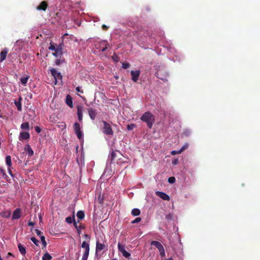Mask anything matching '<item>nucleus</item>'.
<instances>
[{
    "label": "nucleus",
    "instance_id": "nucleus-1",
    "mask_svg": "<svg viewBox=\"0 0 260 260\" xmlns=\"http://www.w3.org/2000/svg\"><path fill=\"white\" fill-rule=\"evenodd\" d=\"M140 120L146 123L149 128H151L155 122V118L150 111H147L141 116Z\"/></svg>",
    "mask_w": 260,
    "mask_h": 260
},
{
    "label": "nucleus",
    "instance_id": "nucleus-17",
    "mask_svg": "<svg viewBox=\"0 0 260 260\" xmlns=\"http://www.w3.org/2000/svg\"><path fill=\"white\" fill-rule=\"evenodd\" d=\"M74 226L75 227L77 231V233L79 235H80L81 233V230L85 228L84 226L80 223L79 225H77V222L74 220Z\"/></svg>",
    "mask_w": 260,
    "mask_h": 260
},
{
    "label": "nucleus",
    "instance_id": "nucleus-50",
    "mask_svg": "<svg viewBox=\"0 0 260 260\" xmlns=\"http://www.w3.org/2000/svg\"><path fill=\"white\" fill-rule=\"evenodd\" d=\"M164 248V247H163L162 245L161 244L160 245V246L158 247V248H157V249H158V251H160V250H161L163 249Z\"/></svg>",
    "mask_w": 260,
    "mask_h": 260
},
{
    "label": "nucleus",
    "instance_id": "nucleus-57",
    "mask_svg": "<svg viewBox=\"0 0 260 260\" xmlns=\"http://www.w3.org/2000/svg\"><path fill=\"white\" fill-rule=\"evenodd\" d=\"M9 255H11V256H13V254L11 253V252H8V256H9ZM8 256H7L8 257Z\"/></svg>",
    "mask_w": 260,
    "mask_h": 260
},
{
    "label": "nucleus",
    "instance_id": "nucleus-41",
    "mask_svg": "<svg viewBox=\"0 0 260 260\" xmlns=\"http://www.w3.org/2000/svg\"><path fill=\"white\" fill-rule=\"evenodd\" d=\"M56 47H55L53 44L50 43V46L49 47V49L52 51H54Z\"/></svg>",
    "mask_w": 260,
    "mask_h": 260
},
{
    "label": "nucleus",
    "instance_id": "nucleus-55",
    "mask_svg": "<svg viewBox=\"0 0 260 260\" xmlns=\"http://www.w3.org/2000/svg\"><path fill=\"white\" fill-rule=\"evenodd\" d=\"M187 146H184L181 149H183V151L187 148Z\"/></svg>",
    "mask_w": 260,
    "mask_h": 260
},
{
    "label": "nucleus",
    "instance_id": "nucleus-4",
    "mask_svg": "<svg viewBox=\"0 0 260 260\" xmlns=\"http://www.w3.org/2000/svg\"><path fill=\"white\" fill-rule=\"evenodd\" d=\"M74 129L77 138L81 140L83 138V134L80 129V124L78 122H75L74 124Z\"/></svg>",
    "mask_w": 260,
    "mask_h": 260
},
{
    "label": "nucleus",
    "instance_id": "nucleus-35",
    "mask_svg": "<svg viewBox=\"0 0 260 260\" xmlns=\"http://www.w3.org/2000/svg\"><path fill=\"white\" fill-rule=\"evenodd\" d=\"M30 240L36 246H39V241L36 238L32 237Z\"/></svg>",
    "mask_w": 260,
    "mask_h": 260
},
{
    "label": "nucleus",
    "instance_id": "nucleus-5",
    "mask_svg": "<svg viewBox=\"0 0 260 260\" xmlns=\"http://www.w3.org/2000/svg\"><path fill=\"white\" fill-rule=\"evenodd\" d=\"M63 45L62 44H60L58 46H56V48L54 50V52L52 53L53 56H55L56 57H60L63 54Z\"/></svg>",
    "mask_w": 260,
    "mask_h": 260
},
{
    "label": "nucleus",
    "instance_id": "nucleus-3",
    "mask_svg": "<svg viewBox=\"0 0 260 260\" xmlns=\"http://www.w3.org/2000/svg\"><path fill=\"white\" fill-rule=\"evenodd\" d=\"M103 123L104 124L103 126V132L104 134L107 135H113V131L110 125V124L107 122L106 121H103Z\"/></svg>",
    "mask_w": 260,
    "mask_h": 260
},
{
    "label": "nucleus",
    "instance_id": "nucleus-56",
    "mask_svg": "<svg viewBox=\"0 0 260 260\" xmlns=\"http://www.w3.org/2000/svg\"><path fill=\"white\" fill-rule=\"evenodd\" d=\"M60 60H56V64H58L59 63Z\"/></svg>",
    "mask_w": 260,
    "mask_h": 260
},
{
    "label": "nucleus",
    "instance_id": "nucleus-60",
    "mask_svg": "<svg viewBox=\"0 0 260 260\" xmlns=\"http://www.w3.org/2000/svg\"><path fill=\"white\" fill-rule=\"evenodd\" d=\"M62 126L66 127V124H64L63 125H62Z\"/></svg>",
    "mask_w": 260,
    "mask_h": 260
},
{
    "label": "nucleus",
    "instance_id": "nucleus-39",
    "mask_svg": "<svg viewBox=\"0 0 260 260\" xmlns=\"http://www.w3.org/2000/svg\"><path fill=\"white\" fill-rule=\"evenodd\" d=\"M168 181L169 183H173L175 182V178L174 177H169L168 179Z\"/></svg>",
    "mask_w": 260,
    "mask_h": 260
},
{
    "label": "nucleus",
    "instance_id": "nucleus-38",
    "mask_svg": "<svg viewBox=\"0 0 260 260\" xmlns=\"http://www.w3.org/2000/svg\"><path fill=\"white\" fill-rule=\"evenodd\" d=\"M130 67V64L128 62H123L122 64V67L124 69H126Z\"/></svg>",
    "mask_w": 260,
    "mask_h": 260
},
{
    "label": "nucleus",
    "instance_id": "nucleus-51",
    "mask_svg": "<svg viewBox=\"0 0 260 260\" xmlns=\"http://www.w3.org/2000/svg\"><path fill=\"white\" fill-rule=\"evenodd\" d=\"M98 201L100 204H102L103 203V199L100 198V197L98 198Z\"/></svg>",
    "mask_w": 260,
    "mask_h": 260
},
{
    "label": "nucleus",
    "instance_id": "nucleus-36",
    "mask_svg": "<svg viewBox=\"0 0 260 260\" xmlns=\"http://www.w3.org/2000/svg\"><path fill=\"white\" fill-rule=\"evenodd\" d=\"M183 151V149H180L179 151H175V150H174V151H172L171 152V154L172 155H176V154H180Z\"/></svg>",
    "mask_w": 260,
    "mask_h": 260
},
{
    "label": "nucleus",
    "instance_id": "nucleus-21",
    "mask_svg": "<svg viewBox=\"0 0 260 260\" xmlns=\"http://www.w3.org/2000/svg\"><path fill=\"white\" fill-rule=\"evenodd\" d=\"M66 103L70 108H72L73 105V99L72 98L70 95H68L66 97Z\"/></svg>",
    "mask_w": 260,
    "mask_h": 260
},
{
    "label": "nucleus",
    "instance_id": "nucleus-47",
    "mask_svg": "<svg viewBox=\"0 0 260 260\" xmlns=\"http://www.w3.org/2000/svg\"><path fill=\"white\" fill-rule=\"evenodd\" d=\"M35 232H36V234H37V235L38 236H41V235L42 234V232H41V231H40V230H39L38 229H36L35 230Z\"/></svg>",
    "mask_w": 260,
    "mask_h": 260
},
{
    "label": "nucleus",
    "instance_id": "nucleus-23",
    "mask_svg": "<svg viewBox=\"0 0 260 260\" xmlns=\"http://www.w3.org/2000/svg\"><path fill=\"white\" fill-rule=\"evenodd\" d=\"M21 100H22L21 98L20 97L19 98L18 101L15 102V104L16 106L17 107L18 110L19 111H21L22 110L21 103Z\"/></svg>",
    "mask_w": 260,
    "mask_h": 260
},
{
    "label": "nucleus",
    "instance_id": "nucleus-13",
    "mask_svg": "<svg viewBox=\"0 0 260 260\" xmlns=\"http://www.w3.org/2000/svg\"><path fill=\"white\" fill-rule=\"evenodd\" d=\"M156 194L158 197L161 198L164 200L169 201L170 199V197L165 192L157 191L156 192Z\"/></svg>",
    "mask_w": 260,
    "mask_h": 260
},
{
    "label": "nucleus",
    "instance_id": "nucleus-53",
    "mask_svg": "<svg viewBox=\"0 0 260 260\" xmlns=\"http://www.w3.org/2000/svg\"><path fill=\"white\" fill-rule=\"evenodd\" d=\"M177 162H178V160L177 159H176V160H175L172 161V164L175 165H177Z\"/></svg>",
    "mask_w": 260,
    "mask_h": 260
},
{
    "label": "nucleus",
    "instance_id": "nucleus-46",
    "mask_svg": "<svg viewBox=\"0 0 260 260\" xmlns=\"http://www.w3.org/2000/svg\"><path fill=\"white\" fill-rule=\"evenodd\" d=\"M160 73H161V72H160V71H157V72L155 73V74L156 75L157 77L158 78H159V79H161V80H164V78H161V77H160Z\"/></svg>",
    "mask_w": 260,
    "mask_h": 260
},
{
    "label": "nucleus",
    "instance_id": "nucleus-31",
    "mask_svg": "<svg viewBox=\"0 0 260 260\" xmlns=\"http://www.w3.org/2000/svg\"><path fill=\"white\" fill-rule=\"evenodd\" d=\"M11 212L10 211H7L5 212H3L1 213V215L6 218H8L10 216Z\"/></svg>",
    "mask_w": 260,
    "mask_h": 260
},
{
    "label": "nucleus",
    "instance_id": "nucleus-2",
    "mask_svg": "<svg viewBox=\"0 0 260 260\" xmlns=\"http://www.w3.org/2000/svg\"><path fill=\"white\" fill-rule=\"evenodd\" d=\"M81 247L85 249L84 252L82 256V260H87L89 253V245L85 241H83L81 244Z\"/></svg>",
    "mask_w": 260,
    "mask_h": 260
},
{
    "label": "nucleus",
    "instance_id": "nucleus-43",
    "mask_svg": "<svg viewBox=\"0 0 260 260\" xmlns=\"http://www.w3.org/2000/svg\"><path fill=\"white\" fill-rule=\"evenodd\" d=\"M159 254L161 257L165 256V251L164 248L160 251H159Z\"/></svg>",
    "mask_w": 260,
    "mask_h": 260
},
{
    "label": "nucleus",
    "instance_id": "nucleus-29",
    "mask_svg": "<svg viewBox=\"0 0 260 260\" xmlns=\"http://www.w3.org/2000/svg\"><path fill=\"white\" fill-rule=\"evenodd\" d=\"M6 162L8 166L11 167L12 165L11 157L10 155H8L6 157Z\"/></svg>",
    "mask_w": 260,
    "mask_h": 260
},
{
    "label": "nucleus",
    "instance_id": "nucleus-15",
    "mask_svg": "<svg viewBox=\"0 0 260 260\" xmlns=\"http://www.w3.org/2000/svg\"><path fill=\"white\" fill-rule=\"evenodd\" d=\"M100 46L101 51L104 52L110 46V45L108 43L107 41H104L100 43Z\"/></svg>",
    "mask_w": 260,
    "mask_h": 260
},
{
    "label": "nucleus",
    "instance_id": "nucleus-18",
    "mask_svg": "<svg viewBox=\"0 0 260 260\" xmlns=\"http://www.w3.org/2000/svg\"><path fill=\"white\" fill-rule=\"evenodd\" d=\"M8 51H9V50L7 48H5L2 51V52H1V55H1V59H0L1 62H3L4 60H5L7 55L8 53Z\"/></svg>",
    "mask_w": 260,
    "mask_h": 260
},
{
    "label": "nucleus",
    "instance_id": "nucleus-54",
    "mask_svg": "<svg viewBox=\"0 0 260 260\" xmlns=\"http://www.w3.org/2000/svg\"><path fill=\"white\" fill-rule=\"evenodd\" d=\"M166 218L167 219H171V218H172V215L171 214H168V215H166Z\"/></svg>",
    "mask_w": 260,
    "mask_h": 260
},
{
    "label": "nucleus",
    "instance_id": "nucleus-58",
    "mask_svg": "<svg viewBox=\"0 0 260 260\" xmlns=\"http://www.w3.org/2000/svg\"><path fill=\"white\" fill-rule=\"evenodd\" d=\"M9 174H10L11 176H13L12 173V172H11V171H10V169L9 170Z\"/></svg>",
    "mask_w": 260,
    "mask_h": 260
},
{
    "label": "nucleus",
    "instance_id": "nucleus-27",
    "mask_svg": "<svg viewBox=\"0 0 260 260\" xmlns=\"http://www.w3.org/2000/svg\"><path fill=\"white\" fill-rule=\"evenodd\" d=\"M52 258V257L48 252H46L42 257V260H51Z\"/></svg>",
    "mask_w": 260,
    "mask_h": 260
},
{
    "label": "nucleus",
    "instance_id": "nucleus-22",
    "mask_svg": "<svg viewBox=\"0 0 260 260\" xmlns=\"http://www.w3.org/2000/svg\"><path fill=\"white\" fill-rule=\"evenodd\" d=\"M18 247L20 253L22 255H25L26 253L25 248L20 243L18 245Z\"/></svg>",
    "mask_w": 260,
    "mask_h": 260
},
{
    "label": "nucleus",
    "instance_id": "nucleus-9",
    "mask_svg": "<svg viewBox=\"0 0 260 260\" xmlns=\"http://www.w3.org/2000/svg\"><path fill=\"white\" fill-rule=\"evenodd\" d=\"M50 72L51 75L53 76L54 79L56 80L57 79H61L62 76L60 73L58 72L54 68H51L50 70Z\"/></svg>",
    "mask_w": 260,
    "mask_h": 260
},
{
    "label": "nucleus",
    "instance_id": "nucleus-11",
    "mask_svg": "<svg viewBox=\"0 0 260 260\" xmlns=\"http://www.w3.org/2000/svg\"><path fill=\"white\" fill-rule=\"evenodd\" d=\"M30 138V134L28 132H22L20 133L19 140L22 141L23 140H28Z\"/></svg>",
    "mask_w": 260,
    "mask_h": 260
},
{
    "label": "nucleus",
    "instance_id": "nucleus-6",
    "mask_svg": "<svg viewBox=\"0 0 260 260\" xmlns=\"http://www.w3.org/2000/svg\"><path fill=\"white\" fill-rule=\"evenodd\" d=\"M118 249L122 253L123 256L128 257L131 256V254L125 250L124 245L120 243L118 244Z\"/></svg>",
    "mask_w": 260,
    "mask_h": 260
},
{
    "label": "nucleus",
    "instance_id": "nucleus-32",
    "mask_svg": "<svg viewBox=\"0 0 260 260\" xmlns=\"http://www.w3.org/2000/svg\"><path fill=\"white\" fill-rule=\"evenodd\" d=\"M160 244L161 243L159 242L156 241H152L151 242V245L155 246L157 248H158Z\"/></svg>",
    "mask_w": 260,
    "mask_h": 260
},
{
    "label": "nucleus",
    "instance_id": "nucleus-30",
    "mask_svg": "<svg viewBox=\"0 0 260 260\" xmlns=\"http://www.w3.org/2000/svg\"><path fill=\"white\" fill-rule=\"evenodd\" d=\"M74 220H75L74 216L73 217L69 216L66 218V221L68 223H74Z\"/></svg>",
    "mask_w": 260,
    "mask_h": 260
},
{
    "label": "nucleus",
    "instance_id": "nucleus-8",
    "mask_svg": "<svg viewBox=\"0 0 260 260\" xmlns=\"http://www.w3.org/2000/svg\"><path fill=\"white\" fill-rule=\"evenodd\" d=\"M22 212L20 208L16 209L12 214V219H18L21 216Z\"/></svg>",
    "mask_w": 260,
    "mask_h": 260
},
{
    "label": "nucleus",
    "instance_id": "nucleus-33",
    "mask_svg": "<svg viewBox=\"0 0 260 260\" xmlns=\"http://www.w3.org/2000/svg\"><path fill=\"white\" fill-rule=\"evenodd\" d=\"M41 241L42 242V244L43 245L44 247H46L47 246V243L45 241V238L44 236H40Z\"/></svg>",
    "mask_w": 260,
    "mask_h": 260
},
{
    "label": "nucleus",
    "instance_id": "nucleus-34",
    "mask_svg": "<svg viewBox=\"0 0 260 260\" xmlns=\"http://www.w3.org/2000/svg\"><path fill=\"white\" fill-rule=\"evenodd\" d=\"M112 58L114 61L116 62H118L120 59L119 57L115 53L112 56Z\"/></svg>",
    "mask_w": 260,
    "mask_h": 260
},
{
    "label": "nucleus",
    "instance_id": "nucleus-49",
    "mask_svg": "<svg viewBox=\"0 0 260 260\" xmlns=\"http://www.w3.org/2000/svg\"><path fill=\"white\" fill-rule=\"evenodd\" d=\"M102 28L105 30H107V29L108 28V27L105 24H103L102 25Z\"/></svg>",
    "mask_w": 260,
    "mask_h": 260
},
{
    "label": "nucleus",
    "instance_id": "nucleus-48",
    "mask_svg": "<svg viewBox=\"0 0 260 260\" xmlns=\"http://www.w3.org/2000/svg\"><path fill=\"white\" fill-rule=\"evenodd\" d=\"M28 225L29 226H34L35 225V222L31 221H29V222H28Z\"/></svg>",
    "mask_w": 260,
    "mask_h": 260
},
{
    "label": "nucleus",
    "instance_id": "nucleus-10",
    "mask_svg": "<svg viewBox=\"0 0 260 260\" xmlns=\"http://www.w3.org/2000/svg\"><path fill=\"white\" fill-rule=\"evenodd\" d=\"M117 153H119V154L121 155V154L118 151L114 150H112L111 151L110 155L109 156V159L110 160L111 163H112L114 161L115 158L117 156Z\"/></svg>",
    "mask_w": 260,
    "mask_h": 260
},
{
    "label": "nucleus",
    "instance_id": "nucleus-44",
    "mask_svg": "<svg viewBox=\"0 0 260 260\" xmlns=\"http://www.w3.org/2000/svg\"><path fill=\"white\" fill-rule=\"evenodd\" d=\"M76 90L78 92H80L81 93H83V90L81 89L79 86H78L76 88Z\"/></svg>",
    "mask_w": 260,
    "mask_h": 260
},
{
    "label": "nucleus",
    "instance_id": "nucleus-52",
    "mask_svg": "<svg viewBox=\"0 0 260 260\" xmlns=\"http://www.w3.org/2000/svg\"><path fill=\"white\" fill-rule=\"evenodd\" d=\"M84 237L87 238V239H90V236L87 234H85L84 235Z\"/></svg>",
    "mask_w": 260,
    "mask_h": 260
},
{
    "label": "nucleus",
    "instance_id": "nucleus-19",
    "mask_svg": "<svg viewBox=\"0 0 260 260\" xmlns=\"http://www.w3.org/2000/svg\"><path fill=\"white\" fill-rule=\"evenodd\" d=\"M106 246L104 243H100L98 241L96 242V252L100 251L105 248Z\"/></svg>",
    "mask_w": 260,
    "mask_h": 260
},
{
    "label": "nucleus",
    "instance_id": "nucleus-20",
    "mask_svg": "<svg viewBox=\"0 0 260 260\" xmlns=\"http://www.w3.org/2000/svg\"><path fill=\"white\" fill-rule=\"evenodd\" d=\"M83 107L82 106H78L77 107V115L79 121H82L83 118L82 114Z\"/></svg>",
    "mask_w": 260,
    "mask_h": 260
},
{
    "label": "nucleus",
    "instance_id": "nucleus-25",
    "mask_svg": "<svg viewBox=\"0 0 260 260\" xmlns=\"http://www.w3.org/2000/svg\"><path fill=\"white\" fill-rule=\"evenodd\" d=\"M29 78V76H25L24 77H22L20 79L21 83L22 84L25 85L26 83L27 82V81Z\"/></svg>",
    "mask_w": 260,
    "mask_h": 260
},
{
    "label": "nucleus",
    "instance_id": "nucleus-14",
    "mask_svg": "<svg viewBox=\"0 0 260 260\" xmlns=\"http://www.w3.org/2000/svg\"><path fill=\"white\" fill-rule=\"evenodd\" d=\"M24 150L27 152L29 157H31L34 155V151L29 144H26L24 147Z\"/></svg>",
    "mask_w": 260,
    "mask_h": 260
},
{
    "label": "nucleus",
    "instance_id": "nucleus-28",
    "mask_svg": "<svg viewBox=\"0 0 260 260\" xmlns=\"http://www.w3.org/2000/svg\"><path fill=\"white\" fill-rule=\"evenodd\" d=\"M21 128L22 129H29V123L27 122L22 123L21 125Z\"/></svg>",
    "mask_w": 260,
    "mask_h": 260
},
{
    "label": "nucleus",
    "instance_id": "nucleus-42",
    "mask_svg": "<svg viewBox=\"0 0 260 260\" xmlns=\"http://www.w3.org/2000/svg\"><path fill=\"white\" fill-rule=\"evenodd\" d=\"M0 173L2 175V176L4 177H6L7 176L6 174L5 171L2 168H0Z\"/></svg>",
    "mask_w": 260,
    "mask_h": 260
},
{
    "label": "nucleus",
    "instance_id": "nucleus-59",
    "mask_svg": "<svg viewBox=\"0 0 260 260\" xmlns=\"http://www.w3.org/2000/svg\"><path fill=\"white\" fill-rule=\"evenodd\" d=\"M0 260H3V259H2V258L1 255H0Z\"/></svg>",
    "mask_w": 260,
    "mask_h": 260
},
{
    "label": "nucleus",
    "instance_id": "nucleus-40",
    "mask_svg": "<svg viewBox=\"0 0 260 260\" xmlns=\"http://www.w3.org/2000/svg\"><path fill=\"white\" fill-rule=\"evenodd\" d=\"M141 220V218L140 217H137L135 220L132 221V223H136L139 222Z\"/></svg>",
    "mask_w": 260,
    "mask_h": 260
},
{
    "label": "nucleus",
    "instance_id": "nucleus-37",
    "mask_svg": "<svg viewBox=\"0 0 260 260\" xmlns=\"http://www.w3.org/2000/svg\"><path fill=\"white\" fill-rule=\"evenodd\" d=\"M135 126H136V124H128L127 125V129L128 131H131L134 127H135Z\"/></svg>",
    "mask_w": 260,
    "mask_h": 260
},
{
    "label": "nucleus",
    "instance_id": "nucleus-16",
    "mask_svg": "<svg viewBox=\"0 0 260 260\" xmlns=\"http://www.w3.org/2000/svg\"><path fill=\"white\" fill-rule=\"evenodd\" d=\"M48 7L47 3L46 1L42 2L37 7L38 10L45 11Z\"/></svg>",
    "mask_w": 260,
    "mask_h": 260
},
{
    "label": "nucleus",
    "instance_id": "nucleus-7",
    "mask_svg": "<svg viewBox=\"0 0 260 260\" xmlns=\"http://www.w3.org/2000/svg\"><path fill=\"white\" fill-rule=\"evenodd\" d=\"M131 74L132 76V80L135 82H136L140 76V70H136V71H131Z\"/></svg>",
    "mask_w": 260,
    "mask_h": 260
},
{
    "label": "nucleus",
    "instance_id": "nucleus-26",
    "mask_svg": "<svg viewBox=\"0 0 260 260\" xmlns=\"http://www.w3.org/2000/svg\"><path fill=\"white\" fill-rule=\"evenodd\" d=\"M140 210L137 208L133 209L132 211V214L135 216L139 215L140 214Z\"/></svg>",
    "mask_w": 260,
    "mask_h": 260
},
{
    "label": "nucleus",
    "instance_id": "nucleus-45",
    "mask_svg": "<svg viewBox=\"0 0 260 260\" xmlns=\"http://www.w3.org/2000/svg\"><path fill=\"white\" fill-rule=\"evenodd\" d=\"M35 131L37 133H40L41 132V128L39 126H36Z\"/></svg>",
    "mask_w": 260,
    "mask_h": 260
},
{
    "label": "nucleus",
    "instance_id": "nucleus-12",
    "mask_svg": "<svg viewBox=\"0 0 260 260\" xmlns=\"http://www.w3.org/2000/svg\"><path fill=\"white\" fill-rule=\"evenodd\" d=\"M87 110H88L90 118L92 120H94L96 116V115H97L96 110L92 108H88L87 109Z\"/></svg>",
    "mask_w": 260,
    "mask_h": 260
},
{
    "label": "nucleus",
    "instance_id": "nucleus-24",
    "mask_svg": "<svg viewBox=\"0 0 260 260\" xmlns=\"http://www.w3.org/2000/svg\"><path fill=\"white\" fill-rule=\"evenodd\" d=\"M85 216L84 212L82 211H79L77 213V217L79 220H82Z\"/></svg>",
    "mask_w": 260,
    "mask_h": 260
}]
</instances>
